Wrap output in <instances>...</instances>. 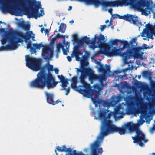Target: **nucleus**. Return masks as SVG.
Segmentation results:
<instances>
[{"instance_id": "nucleus-29", "label": "nucleus", "mask_w": 155, "mask_h": 155, "mask_svg": "<svg viewBox=\"0 0 155 155\" xmlns=\"http://www.w3.org/2000/svg\"><path fill=\"white\" fill-rule=\"evenodd\" d=\"M120 41L123 45L122 49H124L129 47V44L127 41L120 39Z\"/></svg>"}, {"instance_id": "nucleus-63", "label": "nucleus", "mask_w": 155, "mask_h": 155, "mask_svg": "<svg viewBox=\"0 0 155 155\" xmlns=\"http://www.w3.org/2000/svg\"><path fill=\"white\" fill-rule=\"evenodd\" d=\"M60 37H61V38H65V36L63 35H60Z\"/></svg>"}, {"instance_id": "nucleus-7", "label": "nucleus", "mask_w": 155, "mask_h": 155, "mask_svg": "<svg viewBox=\"0 0 155 155\" xmlns=\"http://www.w3.org/2000/svg\"><path fill=\"white\" fill-rule=\"evenodd\" d=\"M134 4L137 7L133 9L141 11L143 15L146 16L153 12V9L155 8V7L148 4L145 0H136Z\"/></svg>"}, {"instance_id": "nucleus-47", "label": "nucleus", "mask_w": 155, "mask_h": 155, "mask_svg": "<svg viewBox=\"0 0 155 155\" xmlns=\"http://www.w3.org/2000/svg\"><path fill=\"white\" fill-rule=\"evenodd\" d=\"M107 27L106 25H101L100 29L101 31H103L104 29H105Z\"/></svg>"}, {"instance_id": "nucleus-51", "label": "nucleus", "mask_w": 155, "mask_h": 155, "mask_svg": "<svg viewBox=\"0 0 155 155\" xmlns=\"http://www.w3.org/2000/svg\"><path fill=\"white\" fill-rule=\"evenodd\" d=\"M155 130V125L151 128L150 131L151 132H153Z\"/></svg>"}, {"instance_id": "nucleus-38", "label": "nucleus", "mask_w": 155, "mask_h": 155, "mask_svg": "<svg viewBox=\"0 0 155 155\" xmlns=\"http://www.w3.org/2000/svg\"><path fill=\"white\" fill-rule=\"evenodd\" d=\"M103 105L104 107H109L110 106V103L107 101H104L103 102Z\"/></svg>"}, {"instance_id": "nucleus-14", "label": "nucleus", "mask_w": 155, "mask_h": 155, "mask_svg": "<svg viewBox=\"0 0 155 155\" xmlns=\"http://www.w3.org/2000/svg\"><path fill=\"white\" fill-rule=\"evenodd\" d=\"M97 39L98 41L97 42L100 50L96 52L97 54H104V51L108 48L109 45L107 43H105L106 40L104 35L100 33L99 36L97 35Z\"/></svg>"}, {"instance_id": "nucleus-55", "label": "nucleus", "mask_w": 155, "mask_h": 155, "mask_svg": "<svg viewBox=\"0 0 155 155\" xmlns=\"http://www.w3.org/2000/svg\"><path fill=\"white\" fill-rule=\"evenodd\" d=\"M54 37L56 39L61 38L60 35L58 33Z\"/></svg>"}, {"instance_id": "nucleus-64", "label": "nucleus", "mask_w": 155, "mask_h": 155, "mask_svg": "<svg viewBox=\"0 0 155 155\" xmlns=\"http://www.w3.org/2000/svg\"><path fill=\"white\" fill-rule=\"evenodd\" d=\"M155 10V8L154 9H153V12L152 13H153V17L155 18V12L154 11V10Z\"/></svg>"}, {"instance_id": "nucleus-62", "label": "nucleus", "mask_w": 155, "mask_h": 155, "mask_svg": "<svg viewBox=\"0 0 155 155\" xmlns=\"http://www.w3.org/2000/svg\"><path fill=\"white\" fill-rule=\"evenodd\" d=\"M72 9V7L71 6H69L68 9V11L71 10Z\"/></svg>"}, {"instance_id": "nucleus-32", "label": "nucleus", "mask_w": 155, "mask_h": 155, "mask_svg": "<svg viewBox=\"0 0 155 155\" xmlns=\"http://www.w3.org/2000/svg\"><path fill=\"white\" fill-rule=\"evenodd\" d=\"M33 46L36 49H40V48L45 47L42 44V42H41L39 44L34 43L33 44Z\"/></svg>"}, {"instance_id": "nucleus-26", "label": "nucleus", "mask_w": 155, "mask_h": 155, "mask_svg": "<svg viewBox=\"0 0 155 155\" xmlns=\"http://www.w3.org/2000/svg\"><path fill=\"white\" fill-rule=\"evenodd\" d=\"M97 39V34H95L94 37L90 40V43L91 45L90 47L93 50L96 48H98V45H95V44L97 43L96 39Z\"/></svg>"}, {"instance_id": "nucleus-9", "label": "nucleus", "mask_w": 155, "mask_h": 155, "mask_svg": "<svg viewBox=\"0 0 155 155\" xmlns=\"http://www.w3.org/2000/svg\"><path fill=\"white\" fill-rule=\"evenodd\" d=\"M87 76L86 73H81L79 77L80 81L83 84L82 85H79V93L88 98H90L93 96L92 94L90 91V84L87 83L85 81Z\"/></svg>"}, {"instance_id": "nucleus-20", "label": "nucleus", "mask_w": 155, "mask_h": 155, "mask_svg": "<svg viewBox=\"0 0 155 155\" xmlns=\"http://www.w3.org/2000/svg\"><path fill=\"white\" fill-rule=\"evenodd\" d=\"M100 5L102 6L103 8L104 11H107L108 10L107 7H111V0H99L98 7Z\"/></svg>"}, {"instance_id": "nucleus-58", "label": "nucleus", "mask_w": 155, "mask_h": 155, "mask_svg": "<svg viewBox=\"0 0 155 155\" xmlns=\"http://www.w3.org/2000/svg\"><path fill=\"white\" fill-rule=\"evenodd\" d=\"M121 71L119 70H117L115 71V73H118V74L120 73H121Z\"/></svg>"}, {"instance_id": "nucleus-24", "label": "nucleus", "mask_w": 155, "mask_h": 155, "mask_svg": "<svg viewBox=\"0 0 155 155\" xmlns=\"http://www.w3.org/2000/svg\"><path fill=\"white\" fill-rule=\"evenodd\" d=\"M18 26L22 29L28 31L30 30V25L29 24H26L23 21H20L18 23Z\"/></svg>"}, {"instance_id": "nucleus-8", "label": "nucleus", "mask_w": 155, "mask_h": 155, "mask_svg": "<svg viewBox=\"0 0 155 155\" xmlns=\"http://www.w3.org/2000/svg\"><path fill=\"white\" fill-rule=\"evenodd\" d=\"M133 132L136 133L135 136L132 137L133 140V143H137L140 147L144 146V144L142 142L146 143L148 141V140L146 138L144 134L136 124H134L133 127L132 133Z\"/></svg>"}, {"instance_id": "nucleus-27", "label": "nucleus", "mask_w": 155, "mask_h": 155, "mask_svg": "<svg viewBox=\"0 0 155 155\" xmlns=\"http://www.w3.org/2000/svg\"><path fill=\"white\" fill-rule=\"evenodd\" d=\"M66 28V25L64 23H61L59 26L58 31H61L62 33H64L65 31Z\"/></svg>"}, {"instance_id": "nucleus-15", "label": "nucleus", "mask_w": 155, "mask_h": 155, "mask_svg": "<svg viewBox=\"0 0 155 155\" xmlns=\"http://www.w3.org/2000/svg\"><path fill=\"white\" fill-rule=\"evenodd\" d=\"M142 47L139 46L138 47H133L132 48H129L127 50V53L125 54L126 58L128 59H131L133 57L134 58H137L139 56V52L140 51L142 50Z\"/></svg>"}, {"instance_id": "nucleus-3", "label": "nucleus", "mask_w": 155, "mask_h": 155, "mask_svg": "<svg viewBox=\"0 0 155 155\" xmlns=\"http://www.w3.org/2000/svg\"><path fill=\"white\" fill-rule=\"evenodd\" d=\"M32 31H29L25 34L21 31H15L11 30L8 33V35L12 38L10 41V44L7 45V47L9 50H15L18 48V42L21 43L23 39L28 40L31 37Z\"/></svg>"}, {"instance_id": "nucleus-16", "label": "nucleus", "mask_w": 155, "mask_h": 155, "mask_svg": "<svg viewBox=\"0 0 155 155\" xmlns=\"http://www.w3.org/2000/svg\"><path fill=\"white\" fill-rule=\"evenodd\" d=\"M53 53V49L49 46H45L43 48L42 55L45 59L49 60L52 58Z\"/></svg>"}, {"instance_id": "nucleus-12", "label": "nucleus", "mask_w": 155, "mask_h": 155, "mask_svg": "<svg viewBox=\"0 0 155 155\" xmlns=\"http://www.w3.org/2000/svg\"><path fill=\"white\" fill-rule=\"evenodd\" d=\"M110 48L109 45L108 48L107 49H105L104 51V53L105 52L108 56L113 57V56H120L121 57L125 62L127 61L128 59L126 58L125 54L127 53V51L125 52H122L119 49H117L116 47H114L112 50L111 51H110Z\"/></svg>"}, {"instance_id": "nucleus-6", "label": "nucleus", "mask_w": 155, "mask_h": 155, "mask_svg": "<svg viewBox=\"0 0 155 155\" xmlns=\"http://www.w3.org/2000/svg\"><path fill=\"white\" fill-rule=\"evenodd\" d=\"M128 111L131 114H137L141 113V115L143 118L147 117V113L145 111L146 105L145 103L139 102L140 106L137 108L135 107L134 104L131 102L130 100L126 101Z\"/></svg>"}, {"instance_id": "nucleus-22", "label": "nucleus", "mask_w": 155, "mask_h": 155, "mask_svg": "<svg viewBox=\"0 0 155 155\" xmlns=\"http://www.w3.org/2000/svg\"><path fill=\"white\" fill-rule=\"evenodd\" d=\"M45 94L46 97V100L47 102L50 104L52 105L54 101V95L52 93H50L45 92Z\"/></svg>"}, {"instance_id": "nucleus-52", "label": "nucleus", "mask_w": 155, "mask_h": 155, "mask_svg": "<svg viewBox=\"0 0 155 155\" xmlns=\"http://www.w3.org/2000/svg\"><path fill=\"white\" fill-rule=\"evenodd\" d=\"M56 39L55 38V37L52 38L51 40V42L52 44H54V43L55 41H56Z\"/></svg>"}, {"instance_id": "nucleus-2", "label": "nucleus", "mask_w": 155, "mask_h": 155, "mask_svg": "<svg viewBox=\"0 0 155 155\" xmlns=\"http://www.w3.org/2000/svg\"><path fill=\"white\" fill-rule=\"evenodd\" d=\"M134 124L132 122H129L124 124L121 127H117L112 124V121L106 119H104L102 122L101 132L97 138V140H102L104 136L114 132H118L120 135L125 134L126 130L128 129L130 133Z\"/></svg>"}, {"instance_id": "nucleus-48", "label": "nucleus", "mask_w": 155, "mask_h": 155, "mask_svg": "<svg viewBox=\"0 0 155 155\" xmlns=\"http://www.w3.org/2000/svg\"><path fill=\"white\" fill-rule=\"evenodd\" d=\"M32 47L31 45V42H30V43H29L28 44L26 48L27 49H28L29 48L30 49Z\"/></svg>"}, {"instance_id": "nucleus-21", "label": "nucleus", "mask_w": 155, "mask_h": 155, "mask_svg": "<svg viewBox=\"0 0 155 155\" xmlns=\"http://www.w3.org/2000/svg\"><path fill=\"white\" fill-rule=\"evenodd\" d=\"M71 81L72 83L71 86L72 88L79 92V90L78 89H80V86H79L78 87L76 85L78 81L77 77V76L73 77L72 78Z\"/></svg>"}, {"instance_id": "nucleus-11", "label": "nucleus", "mask_w": 155, "mask_h": 155, "mask_svg": "<svg viewBox=\"0 0 155 155\" xmlns=\"http://www.w3.org/2000/svg\"><path fill=\"white\" fill-rule=\"evenodd\" d=\"M113 18V19L116 18L122 19L126 20L127 21L132 23L134 25L137 26L138 25H142L141 22L138 20V17L132 15L127 14L124 15L123 16H120L119 15L116 14L114 15Z\"/></svg>"}, {"instance_id": "nucleus-42", "label": "nucleus", "mask_w": 155, "mask_h": 155, "mask_svg": "<svg viewBox=\"0 0 155 155\" xmlns=\"http://www.w3.org/2000/svg\"><path fill=\"white\" fill-rule=\"evenodd\" d=\"M105 73H107V72H109L110 71V68L109 65H107V64H105Z\"/></svg>"}, {"instance_id": "nucleus-17", "label": "nucleus", "mask_w": 155, "mask_h": 155, "mask_svg": "<svg viewBox=\"0 0 155 155\" xmlns=\"http://www.w3.org/2000/svg\"><path fill=\"white\" fill-rule=\"evenodd\" d=\"M57 77L60 80V81L62 83L60 86H61L63 88L61 89V90H66V93L65 95H67L70 92V87H69L67 89H66V87L67 86V85L68 84V81L69 80L68 78H65L62 75H58Z\"/></svg>"}, {"instance_id": "nucleus-57", "label": "nucleus", "mask_w": 155, "mask_h": 155, "mask_svg": "<svg viewBox=\"0 0 155 155\" xmlns=\"http://www.w3.org/2000/svg\"><path fill=\"white\" fill-rule=\"evenodd\" d=\"M54 71L55 72V73L56 74H58L59 73V70L57 68H55L54 69Z\"/></svg>"}, {"instance_id": "nucleus-40", "label": "nucleus", "mask_w": 155, "mask_h": 155, "mask_svg": "<svg viewBox=\"0 0 155 155\" xmlns=\"http://www.w3.org/2000/svg\"><path fill=\"white\" fill-rule=\"evenodd\" d=\"M94 104L98 103V101L97 100L98 99V96L97 94L95 95V96L94 98H92Z\"/></svg>"}, {"instance_id": "nucleus-10", "label": "nucleus", "mask_w": 155, "mask_h": 155, "mask_svg": "<svg viewBox=\"0 0 155 155\" xmlns=\"http://www.w3.org/2000/svg\"><path fill=\"white\" fill-rule=\"evenodd\" d=\"M25 57L26 66L29 68L35 71L41 69V61L40 59L30 57L29 55H26Z\"/></svg>"}, {"instance_id": "nucleus-33", "label": "nucleus", "mask_w": 155, "mask_h": 155, "mask_svg": "<svg viewBox=\"0 0 155 155\" xmlns=\"http://www.w3.org/2000/svg\"><path fill=\"white\" fill-rule=\"evenodd\" d=\"M100 67L98 68L99 71L102 73L105 74V68L104 65L101 64H99Z\"/></svg>"}, {"instance_id": "nucleus-50", "label": "nucleus", "mask_w": 155, "mask_h": 155, "mask_svg": "<svg viewBox=\"0 0 155 155\" xmlns=\"http://www.w3.org/2000/svg\"><path fill=\"white\" fill-rule=\"evenodd\" d=\"M60 102V101L59 100H57V101H54L52 105H55V104H58V103H59Z\"/></svg>"}, {"instance_id": "nucleus-5", "label": "nucleus", "mask_w": 155, "mask_h": 155, "mask_svg": "<svg viewBox=\"0 0 155 155\" xmlns=\"http://www.w3.org/2000/svg\"><path fill=\"white\" fill-rule=\"evenodd\" d=\"M22 1V0H0V5L3 10L5 12L18 14L21 9L14 5Z\"/></svg>"}, {"instance_id": "nucleus-28", "label": "nucleus", "mask_w": 155, "mask_h": 155, "mask_svg": "<svg viewBox=\"0 0 155 155\" xmlns=\"http://www.w3.org/2000/svg\"><path fill=\"white\" fill-rule=\"evenodd\" d=\"M88 56L86 55H84L82 56V59L81 60V64L82 66H85L87 65V63H88L87 62H86V61L87 60Z\"/></svg>"}, {"instance_id": "nucleus-44", "label": "nucleus", "mask_w": 155, "mask_h": 155, "mask_svg": "<svg viewBox=\"0 0 155 155\" xmlns=\"http://www.w3.org/2000/svg\"><path fill=\"white\" fill-rule=\"evenodd\" d=\"M8 50L7 47V45L6 46H1L0 47V51Z\"/></svg>"}, {"instance_id": "nucleus-54", "label": "nucleus", "mask_w": 155, "mask_h": 155, "mask_svg": "<svg viewBox=\"0 0 155 155\" xmlns=\"http://www.w3.org/2000/svg\"><path fill=\"white\" fill-rule=\"evenodd\" d=\"M112 11H113V9L112 8H110L108 10V12L109 13H110V14L112 15V17H113L114 15H113Z\"/></svg>"}, {"instance_id": "nucleus-19", "label": "nucleus", "mask_w": 155, "mask_h": 155, "mask_svg": "<svg viewBox=\"0 0 155 155\" xmlns=\"http://www.w3.org/2000/svg\"><path fill=\"white\" fill-rule=\"evenodd\" d=\"M123 109L120 107H117L115 109V111L113 112L110 116L113 115L115 118H117L120 119L123 117V116L122 115L123 113Z\"/></svg>"}, {"instance_id": "nucleus-1", "label": "nucleus", "mask_w": 155, "mask_h": 155, "mask_svg": "<svg viewBox=\"0 0 155 155\" xmlns=\"http://www.w3.org/2000/svg\"><path fill=\"white\" fill-rule=\"evenodd\" d=\"M47 69L48 72L47 74L44 70H41L37 75V78L32 81L30 83L31 87L43 89L46 86L48 89L54 87L58 84L55 81L52 74L49 73L53 70V66L48 63Z\"/></svg>"}, {"instance_id": "nucleus-46", "label": "nucleus", "mask_w": 155, "mask_h": 155, "mask_svg": "<svg viewBox=\"0 0 155 155\" xmlns=\"http://www.w3.org/2000/svg\"><path fill=\"white\" fill-rule=\"evenodd\" d=\"M142 48V49H150L151 48L149 46H147V45L145 44H144L143 45Z\"/></svg>"}, {"instance_id": "nucleus-45", "label": "nucleus", "mask_w": 155, "mask_h": 155, "mask_svg": "<svg viewBox=\"0 0 155 155\" xmlns=\"http://www.w3.org/2000/svg\"><path fill=\"white\" fill-rule=\"evenodd\" d=\"M99 117L101 119H103L104 117V115L103 112L100 111L99 113Z\"/></svg>"}, {"instance_id": "nucleus-13", "label": "nucleus", "mask_w": 155, "mask_h": 155, "mask_svg": "<svg viewBox=\"0 0 155 155\" xmlns=\"http://www.w3.org/2000/svg\"><path fill=\"white\" fill-rule=\"evenodd\" d=\"M136 0H111V7H122L123 6L130 5L132 8H136L137 6L135 4Z\"/></svg>"}, {"instance_id": "nucleus-43", "label": "nucleus", "mask_w": 155, "mask_h": 155, "mask_svg": "<svg viewBox=\"0 0 155 155\" xmlns=\"http://www.w3.org/2000/svg\"><path fill=\"white\" fill-rule=\"evenodd\" d=\"M34 47H32L30 48V51L31 52V54L33 53H35L36 51V49Z\"/></svg>"}, {"instance_id": "nucleus-18", "label": "nucleus", "mask_w": 155, "mask_h": 155, "mask_svg": "<svg viewBox=\"0 0 155 155\" xmlns=\"http://www.w3.org/2000/svg\"><path fill=\"white\" fill-rule=\"evenodd\" d=\"M86 75L89 77V79L91 81L96 80L100 79V77L98 75L94 74V71L91 69H88L86 71Z\"/></svg>"}, {"instance_id": "nucleus-35", "label": "nucleus", "mask_w": 155, "mask_h": 155, "mask_svg": "<svg viewBox=\"0 0 155 155\" xmlns=\"http://www.w3.org/2000/svg\"><path fill=\"white\" fill-rule=\"evenodd\" d=\"M83 41L84 43L87 44H89L90 43V40L89 37H87L86 36L84 37V38H82Z\"/></svg>"}, {"instance_id": "nucleus-4", "label": "nucleus", "mask_w": 155, "mask_h": 155, "mask_svg": "<svg viewBox=\"0 0 155 155\" xmlns=\"http://www.w3.org/2000/svg\"><path fill=\"white\" fill-rule=\"evenodd\" d=\"M26 2L29 7L25 10V12L28 16L37 19V18L43 16L44 14L43 10H40L39 12V9L41 7L40 1L37 2L36 0H27Z\"/></svg>"}, {"instance_id": "nucleus-31", "label": "nucleus", "mask_w": 155, "mask_h": 155, "mask_svg": "<svg viewBox=\"0 0 155 155\" xmlns=\"http://www.w3.org/2000/svg\"><path fill=\"white\" fill-rule=\"evenodd\" d=\"M81 53L79 51V49L78 47L77 46H75L74 47L73 53L71 54V56L74 57V54Z\"/></svg>"}, {"instance_id": "nucleus-34", "label": "nucleus", "mask_w": 155, "mask_h": 155, "mask_svg": "<svg viewBox=\"0 0 155 155\" xmlns=\"http://www.w3.org/2000/svg\"><path fill=\"white\" fill-rule=\"evenodd\" d=\"M56 149L59 152H65L66 149V146L65 145H63L62 147V149H61V148L59 146H57L56 147Z\"/></svg>"}, {"instance_id": "nucleus-41", "label": "nucleus", "mask_w": 155, "mask_h": 155, "mask_svg": "<svg viewBox=\"0 0 155 155\" xmlns=\"http://www.w3.org/2000/svg\"><path fill=\"white\" fill-rule=\"evenodd\" d=\"M118 41H120V40L115 39L112 41V45H114L116 46H117L118 45Z\"/></svg>"}, {"instance_id": "nucleus-36", "label": "nucleus", "mask_w": 155, "mask_h": 155, "mask_svg": "<svg viewBox=\"0 0 155 155\" xmlns=\"http://www.w3.org/2000/svg\"><path fill=\"white\" fill-rule=\"evenodd\" d=\"M72 37L74 43H77L78 41V35L76 34H74L72 35Z\"/></svg>"}, {"instance_id": "nucleus-39", "label": "nucleus", "mask_w": 155, "mask_h": 155, "mask_svg": "<svg viewBox=\"0 0 155 155\" xmlns=\"http://www.w3.org/2000/svg\"><path fill=\"white\" fill-rule=\"evenodd\" d=\"M137 40L136 38H132L131 41H130V45L132 46L133 44V43H134L136 44L135 45H134L135 46H136L137 45V43H136V41Z\"/></svg>"}, {"instance_id": "nucleus-37", "label": "nucleus", "mask_w": 155, "mask_h": 155, "mask_svg": "<svg viewBox=\"0 0 155 155\" xmlns=\"http://www.w3.org/2000/svg\"><path fill=\"white\" fill-rule=\"evenodd\" d=\"M81 53L74 54V56L75 57L76 60L78 61H80L81 63L82 59L79 57V56L80 55H81Z\"/></svg>"}, {"instance_id": "nucleus-61", "label": "nucleus", "mask_w": 155, "mask_h": 155, "mask_svg": "<svg viewBox=\"0 0 155 155\" xmlns=\"http://www.w3.org/2000/svg\"><path fill=\"white\" fill-rule=\"evenodd\" d=\"M44 31V28L43 27L42 28H41V30H40L41 32L42 33H43V31Z\"/></svg>"}, {"instance_id": "nucleus-56", "label": "nucleus", "mask_w": 155, "mask_h": 155, "mask_svg": "<svg viewBox=\"0 0 155 155\" xmlns=\"http://www.w3.org/2000/svg\"><path fill=\"white\" fill-rule=\"evenodd\" d=\"M100 87L99 85L96 84L94 85V88L97 89H99Z\"/></svg>"}, {"instance_id": "nucleus-60", "label": "nucleus", "mask_w": 155, "mask_h": 155, "mask_svg": "<svg viewBox=\"0 0 155 155\" xmlns=\"http://www.w3.org/2000/svg\"><path fill=\"white\" fill-rule=\"evenodd\" d=\"M115 87H119L120 86V85L119 84H118L117 83H116L115 84Z\"/></svg>"}, {"instance_id": "nucleus-25", "label": "nucleus", "mask_w": 155, "mask_h": 155, "mask_svg": "<svg viewBox=\"0 0 155 155\" xmlns=\"http://www.w3.org/2000/svg\"><path fill=\"white\" fill-rule=\"evenodd\" d=\"M61 48L62 49L63 54L64 55H67V50H66L63 47V46L61 44H58L57 45L56 52L57 53L56 56L57 57L58 56V54L60 52V48Z\"/></svg>"}, {"instance_id": "nucleus-30", "label": "nucleus", "mask_w": 155, "mask_h": 155, "mask_svg": "<svg viewBox=\"0 0 155 155\" xmlns=\"http://www.w3.org/2000/svg\"><path fill=\"white\" fill-rule=\"evenodd\" d=\"M151 75V73L147 71H143L142 74L143 76L145 78H148L150 77Z\"/></svg>"}, {"instance_id": "nucleus-59", "label": "nucleus", "mask_w": 155, "mask_h": 155, "mask_svg": "<svg viewBox=\"0 0 155 155\" xmlns=\"http://www.w3.org/2000/svg\"><path fill=\"white\" fill-rule=\"evenodd\" d=\"M77 72H81V73H82V71L81 69H79L78 68H77Z\"/></svg>"}, {"instance_id": "nucleus-53", "label": "nucleus", "mask_w": 155, "mask_h": 155, "mask_svg": "<svg viewBox=\"0 0 155 155\" xmlns=\"http://www.w3.org/2000/svg\"><path fill=\"white\" fill-rule=\"evenodd\" d=\"M72 57L71 56H68L67 57V58L68 61H69V62L71 61H72V58H71Z\"/></svg>"}, {"instance_id": "nucleus-49", "label": "nucleus", "mask_w": 155, "mask_h": 155, "mask_svg": "<svg viewBox=\"0 0 155 155\" xmlns=\"http://www.w3.org/2000/svg\"><path fill=\"white\" fill-rule=\"evenodd\" d=\"M77 43H78L81 45L83 44L84 43V42L83 41V39L82 38L81 39H78V41Z\"/></svg>"}, {"instance_id": "nucleus-23", "label": "nucleus", "mask_w": 155, "mask_h": 155, "mask_svg": "<svg viewBox=\"0 0 155 155\" xmlns=\"http://www.w3.org/2000/svg\"><path fill=\"white\" fill-rule=\"evenodd\" d=\"M72 149L71 148H66L65 152H68V153H66V155H86L84 154H81L78 153H77L76 150H74L73 151V153L72 152ZM56 154V155H58V153L57 152V150H55ZM61 155H63L61 154Z\"/></svg>"}]
</instances>
